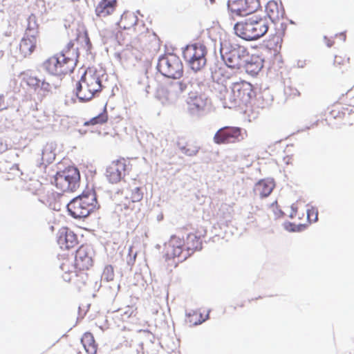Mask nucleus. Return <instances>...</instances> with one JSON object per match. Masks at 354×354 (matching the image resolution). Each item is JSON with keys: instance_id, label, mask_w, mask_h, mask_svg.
<instances>
[{"instance_id": "obj_39", "label": "nucleus", "mask_w": 354, "mask_h": 354, "mask_svg": "<svg viewBox=\"0 0 354 354\" xmlns=\"http://www.w3.org/2000/svg\"><path fill=\"white\" fill-rule=\"evenodd\" d=\"M121 18H122V19H123L124 18H129L132 21V22L131 24V25H132V26H136L138 21L137 16L134 13H125L124 12L122 15Z\"/></svg>"}, {"instance_id": "obj_31", "label": "nucleus", "mask_w": 354, "mask_h": 354, "mask_svg": "<svg viewBox=\"0 0 354 354\" xmlns=\"http://www.w3.org/2000/svg\"><path fill=\"white\" fill-rule=\"evenodd\" d=\"M185 244V241L183 239H180L176 235H172L170 238V240L167 245H165L166 250L170 248H180L183 247Z\"/></svg>"}, {"instance_id": "obj_24", "label": "nucleus", "mask_w": 354, "mask_h": 354, "mask_svg": "<svg viewBox=\"0 0 354 354\" xmlns=\"http://www.w3.org/2000/svg\"><path fill=\"white\" fill-rule=\"evenodd\" d=\"M82 344L86 352L88 354H95L97 352V345L92 333L86 332L81 338Z\"/></svg>"}, {"instance_id": "obj_1", "label": "nucleus", "mask_w": 354, "mask_h": 354, "mask_svg": "<svg viewBox=\"0 0 354 354\" xmlns=\"http://www.w3.org/2000/svg\"><path fill=\"white\" fill-rule=\"evenodd\" d=\"M268 21L266 17L252 16L244 21L235 24V34L245 41H254L265 35L268 30Z\"/></svg>"}, {"instance_id": "obj_11", "label": "nucleus", "mask_w": 354, "mask_h": 354, "mask_svg": "<svg viewBox=\"0 0 354 354\" xmlns=\"http://www.w3.org/2000/svg\"><path fill=\"white\" fill-rule=\"evenodd\" d=\"M245 133V131L240 127L226 126L216 132L213 140L217 145L234 143L243 140Z\"/></svg>"}, {"instance_id": "obj_18", "label": "nucleus", "mask_w": 354, "mask_h": 354, "mask_svg": "<svg viewBox=\"0 0 354 354\" xmlns=\"http://www.w3.org/2000/svg\"><path fill=\"white\" fill-rule=\"evenodd\" d=\"M27 85L35 91L44 95L51 91L52 85L44 79H39L35 76H29L26 78Z\"/></svg>"}, {"instance_id": "obj_42", "label": "nucleus", "mask_w": 354, "mask_h": 354, "mask_svg": "<svg viewBox=\"0 0 354 354\" xmlns=\"http://www.w3.org/2000/svg\"><path fill=\"white\" fill-rule=\"evenodd\" d=\"M136 354H140V352H142V353H144V347H143L142 342H140L138 344V348H136Z\"/></svg>"}, {"instance_id": "obj_7", "label": "nucleus", "mask_w": 354, "mask_h": 354, "mask_svg": "<svg viewBox=\"0 0 354 354\" xmlns=\"http://www.w3.org/2000/svg\"><path fill=\"white\" fill-rule=\"evenodd\" d=\"M189 84L187 79L171 80L158 90L157 97L163 104H174L187 91Z\"/></svg>"}, {"instance_id": "obj_23", "label": "nucleus", "mask_w": 354, "mask_h": 354, "mask_svg": "<svg viewBox=\"0 0 354 354\" xmlns=\"http://www.w3.org/2000/svg\"><path fill=\"white\" fill-rule=\"evenodd\" d=\"M266 11L268 17L274 24L277 23V21H279L280 18H282L284 15V11H279L278 4L274 1H269L267 3L266 6Z\"/></svg>"}, {"instance_id": "obj_48", "label": "nucleus", "mask_w": 354, "mask_h": 354, "mask_svg": "<svg viewBox=\"0 0 354 354\" xmlns=\"http://www.w3.org/2000/svg\"><path fill=\"white\" fill-rule=\"evenodd\" d=\"M208 318H209V313H207V315L205 316V318L204 319H205V321L206 319H207Z\"/></svg>"}, {"instance_id": "obj_15", "label": "nucleus", "mask_w": 354, "mask_h": 354, "mask_svg": "<svg viewBox=\"0 0 354 354\" xmlns=\"http://www.w3.org/2000/svg\"><path fill=\"white\" fill-rule=\"evenodd\" d=\"M93 250L88 245H82L75 252V265L80 270H88L93 266Z\"/></svg>"}, {"instance_id": "obj_29", "label": "nucleus", "mask_w": 354, "mask_h": 354, "mask_svg": "<svg viewBox=\"0 0 354 354\" xmlns=\"http://www.w3.org/2000/svg\"><path fill=\"white\" fill-rule=\"evenodd\" d=\"M209 78L214 82H222L223 69L218 68L216 64L210 66L209 68Z\"/></svg>"}, {"instance_id": "obj_26", "label": "nucleus", "mask_w": 354, "mask_h": 354, "mask_svg": "<svg viewBox=\"0 0 354 354\" xmlns=\"http://www.w3.org/2000/svg\"><path fill=\"white\" fill-rule=\"evenodd\" d=\"M185 315L186 322L189 324L190 326H197L205 322V319H202V314H198L195 310L187 311Z\"/></svg>"}, {"instance_id": "obj_33", "label": "nucleus", "mask_w": 354, "mask_h": 354, "mask_svg": "<svg viewBox=\"0 0 354 354\" xmlns=\"http://www.w3.org/2000/svg\"><path fill=\"white\" fill-rule=\"evenodd\" d=\"M180 151L188 156H194L197 154L198 152L200 147L197 146H188V147H180Z\"/></svg>"}, {"instance_id": "obj_12", "label": "nucleus", "mask_w": 354, "mask_h": 354, "mask_svg": "<svg viewBox=\"0 0 354 354\" xmlns=\"http://www.w3.org/2000/svg\"><path fill=\"white\" fill-rule=\"evenodd\" d=\"M128 169L127 160L121 158L113 161L106 167L105 176L110 183L115 184L122 179Z\"/></svg>"}, {"instance_id": "obj_16", "label": "nucleus", "mask_w": 354, "mask_h": 354, "mask_svg": "<svg viewBox=\"0 0 354 354\" xmlns=\"http://www.w3.org/2000/svg\"><path fill=\"white\" fill-rule=\"evenodd\" d=\"M57 243L61 248L70 249L77 244V237L71 229L64 227L58 232Z\"/></svg>"}, {"instance_id": "obj_46", "label": "nucleus", "mask_w": 354, "mask_h": 354, "mask_svg": "<svg viewBox=\"0 0 354 354\" xmlns=\"http://www.w3.org/2000/svg\"><path fill=\"white\" fill-rule=\"evenodd\" d=\"M281 28H283V30H284L286 28V26H286V24L285 23L281 22Z\"/></svg>"}, {"instance_id": "obj_19", "label": "nucleus", "mask_w": 354, "mask_h": 354, "mask_svg": "<svg viewBox=\"0 0 354 354\" xmlns=\"http://www.w3.org/2000/svg\"><path fill=\"white\" fill-rule=\"evenodd\" d=\"M192 253L187 250L183 249V247L167 249L165 254L166 261L173 259L176 265L178 263L185 261Z\"/></svg>"}, {"instance_id": "obj_8", "label": "nucleus", "mask_w": 354, "mask_h": 354, "mask_svg": "<svg viewBox=\"0 0 354 354\" xmlns=\"http://www.w3.org/2000/svg\"><path fill=\"white\" fill-rule=\"evenodd\" d=\"M206 46L201 43L188 44L183 48V57L194 72L200 71L207 64Z\"/></svg>"}, {"instance_id": "obj_40", "label": "nucleus", "mask_w": 354, "mask_h": 354, "mask_svg": "<svg viewBox=\"0 0 354 354\" xmlns=\"http://www.w3.org/2000/svg\"><path fill=\"white\" fill-rule=\"evenodd\" d=\"M84 39L86 46L87 48V50H89L91 48L92 44H91V42L90 41V39H89L88 35L86 32L84 33Z\"/></svg>"}, {"instance_id": "obj_4", "label": "nucleus", "mask_w": 354, "mask_h": 354, "mask_svg": "<svg viewBox=\"0 0 354 354\" xmlns=\"http://www.w3.org/2000/svg\"><path fill=\"white\" fill-rule=\"evenodd\" d=\"M102 89V80L95 73H87L82 75L76 83L75 95L81 102H86L100 93Z\"/></svg>"}, {"instance_id": "obj_37", "label": "nucleus", "mask_w": 354, "mask_h": 354, "mask_svg": "<svg viewBox=\"0 0 354 354\" xmlns=\"http://www.w3.org/2000/svg\"><path fill=\"white\" fill-rule=\"evenodd\" d=\"M137 257V252H134L132 247H130L129 249V254L127 257V265L131 268L135 261Z\"/></svg>"}, {"instance_id": "obj_51", "label": "nucleus", "mask_w": 354, "mask_h": 354, "mask_svg": "<svg viewBox=\"0 0 354 354\" xmlns=\"http://www.w3.org/2000/svg\"><path fill=\"white\" fill-rule=\"evenodd\" d=\"M295 92H296V93H295V95H296V94H297V95H299V92L298 91V90H295Z\"/></svg>"}, {"instance_id": "obj_50", "label": "nucleus", "mask_w": 354, "mask_h": 354, "mask_svg": "<svg viewBox=\"0 0 354 354\" xmlns=\"http://www.w3.org/2000/svg\"><path fill=\"white\" fill-rule=\"evenodd\" d=\"M327 46H328V47H330V46H332V43L328 42V43L327 44Z\"/></svg>"}, {"instance_id": "obj_34", "label": "nucleus", "mask_w": 354, "mask_h": 354, "mask_svg": "<svg viewBox=\"0 0 354 354\" xmlns=\"http://www.w3.org/2000/svg\"><path fill=\"white\" fill-rule=\"evenodd\" d=\"M284 228L289 232H301L304 230L305 225L303 224L296 225L291 222H286L284 223Z\"/></svg>"}, {"instance_id": "obj_21", "label": "nucleus", "mask_w": 354, "mask_h": 354, "mask_svg": "<svg viewBox=\"0 0 354 354\" xmlns=\"http://www.w3.org/2000/svg\"><path fill=\"white\" fill-rule=\"evenodd\" d=\"M116 0H101L95 8V14L99 17H105L111 14L115 8Z\"/></svg>"}, {"instance_id": "obj_5", "label": "nucleus", "mask_w": 354, "mask_h": 354, "mask_svg": "<svg viewBox=\"0 0 354 354\" xmlns=\"http://www.w3.org/2000/svg\"><path fill=\"white\" fill-rule=\"evenodd\" d=\"M220 53L222 60L230 68L241 69L249 53L246 48L230 41L221 42Z\"/></svg>"}, {"instance_id": "obj_2", "label": "nucleus", "mask_w": 354, "mask_h": 354, "mask_svg": "<svg viewBox=\"0 0 354 354\" xmlns=\"http://www.w3.org/2000/svg\"><path fill=\"white\" fill-rule=\"evenodd\" d=\"M230 88L231 91L224 96L223 106L225 108L247 106L256 95L252 85L245 81L234 82Z\"/></svg>"}, {"instance_id": "obj_9", "label": "nucleus", "mask_w": 354, "mask_h": 354, "mask_svg": "<svg viewBox=\"0 0 354 354\" xmlns=\"http://www.w3.org/2000/svg\"><path fill=\"white\" fill-rule=\"evenodd\" d=\"M157 69L163 76L178 80L183 75V65L180 58L174 54L164 55L159 57Z\"/></svg>"}, {"instance_id": "obj_22", "label": "nucleus", "mask_w": 354, "mask_h": 354, "mask_svg": "<svg viewBox=\"0 0 354 354\" xmlns=\"http://www.w3.org/2000/svg\"><path fill=\"white\" fill-rule=\"evenodd\" d=\"M26 35V37H24L19 44V50L24 56L31 54L36 46L35 35L34 34Z\"/></svg>"}, {"instance_id": "obj_53", "label": "nucleus", "mask_w": 354, "mask_h": 354, "mask_svg": "<svg viewBox=\"0 0 354 354\" xmlns=\"http://www.w3.org/2000/svg\"><path fill=\"white\" fill-rule=\"evenodd\" d=\"M64 266V264H62V265L61 266V267H60V268H61V269H62V270H64V268H63Z\"/></svg>"}, {"instance_id": "obj_30", "label": "nucleus", "mask_w": 354, "mask_h": 354, "mask_svg": "<svg viewBox=\"0 0 354 354\" xmlns=\"http://www.w3.org/2000/svg\"><path fill=\"white\" fill-rule=\"evenodd\" d=\"M38 24L36 21V16L30 15L28 19V26L26 35L34 34L35 36L37 33Z\"/></svg>"}, {"instance_id": "obj_45", "label": "nucleus", "mask_w": 354, "mask_h": 354, "mask_svg": "<svg viewBox=\"0 0 354 354\" xmlns=\"http://www.w3.org/2000/svg\"><path fill=\"white\" fill-rule=\"evenodd\" d=\"M290 207H291L292 212H293V214H296L297 212V207L296 206V205L293 203V204H292Z\"/></svg>"}, {"instance_id": "obj_44", "label": "nucleus", "mask_w": 354, "mask_h": 354, "mask_svg": "<svg viewBox=\"0 0 354 354\" xmlns=\"http://www.w3.org/2000/svg\"><path fill=\"white\" fill-rule=\"evenodd\" d=\"M306 65V61L305 60H299L297 62V66L299 68H304Z\"/></svg>"}, {"instance_id": "obj_43", "label": "nucleus", "mask_w": 354, "mask_h": 354, "mask_svg": "<svg viewBox=\"0 0 354 354\" xmlns=\"http://www.w3.org/2000/svg\"><path fill=\"white\" fill-rule=\"evenodd\" d=\"M71 274H72L71 272H69V273H66H66L62 276L63 279H64L65 281H66V282H69V281H71Z\"/></svg>"}, {"instance_id": "obj_49", "label": "nucleus", "mask_w": 354, "mask_h": 354, "mask_svg": "<svg viewBox=\"0 0 354 354\" xmlns=\"http://www.w3.org/2000/svg\"><path fill=\"white\" fill-rule=\"evenodd\" d=\"M341 35H342L344 37V40H345L346 39V35L344 33H341Z\"/></svg>"}, {"instance_id": "obj_41", "label": "nucleus", "mask_w": 354, "mask_h": 354, "mask_svg": "<svg viewBox=\"0 0 354 354\" xmlns=\"http://www.w3.org/2000/svg\"><path fill=\"white\" fill-rule=\"evenodd\" d=\"M7 145L2 140L0 139V153L6 151L7 150Z\"/></svg>"}, {"instance_id": "obj_36", "label": "nucleus", "mask_w": 354, "mask_h": 354, "mask_svg": "<svg viewBox=\"0 0 354 354\" xmlns=\"http://www.w3.org/2000/svg\"><path fill=\"white\" fill-rule=\"evenodd\" d=\"M143 198V192L141 189L138 187H135L131 192V201L133 203L140 201Z\"/></svg>"}, {"instance_id": "obj_54", "label": "nucleus", "mask_w": 354, "mask_h": 354, "mask_svg": "<svg viewBox=\"0 0 354 354\" xmlns=\"http://www.w3.org/2000/svg\"><path fill=\"white\" fill-rule=\"evenodd\" d=\"M69 56L73 57V54L72 53L69 54Z\"/></svg>"}, {"instance_id": "obj_20", "label": "nucleus", "mask_w": 354, "mask_h": 354, "mask_svg": "<svg viewBox=\"0 0 354 354\" xmlns=\"http://www.w3.org/2000/svg\"><path fill=\"white\" fill-rule=\"evenodd\" d=\"M274 184L272 180L261 179L254 185V192L261 198L268 197L272 192Z\"/></svg>"}, {"instance_id": "obj_10", "label": "nucleus", "mask_w": 354, "mask_h": 354, "mask_svg": "<svg viewBox=\"0 0 354 354\" xmlns=\"http://www.w3.org/2000/svg\"><path fill=\"white\" fill-rule=\"evenodd\" d=\"M80 174L78 169L69 167L56 173L54 183L63 192H74L80 186Z\"/></svg>"}, {"instance_id": "obj_25", "label": "nucleus", "mask_w": 354, "mask_h": 354, "mask_svg": "<svg viewBox=\"0 0 354 354\" xmlns=\"http://www.w3.org/2000/svg\"><path fill=\"white\" fill-rule=\"evenodd\" d=\"M187 250L192 254L194 251L202 249V241L199 236L190 234L187 237Z\"/></svg>"}, {"instance_id": "obj_52", "label": "nucleus", "mask_w": 354, "mask_h": 354, "mask_svg": "<svg viewBox=\"0 0 354 354\" xmlns=\"http://www.w3.org/2000/svg\"><path fill=\"white\" fill-rule=\"evenodd\" d=\"M209 1L211 2V3H214L215 2V0H209Z\"/></svg>"}, {"instance_id": "obj_14", "label": "nucleus", "mask_w": 354, "mask_h": 354, "mask_svg": "<svg viewBox=\"0 0 354 354\" xmlns=\"http://www.w3.org/2000/svg\"><path fill=\"white\" fill-rule=\"evenodd\" d=\"M228 8L239 15H248L257 10L259 7L258 0H234L228 1Z\"/></svg>"}, {"instance_id": "obj_28", "label": "nucleus", "mask_w": 354, "mask_h": 354, "mask_svg": "<svg viewBox=\"0 0 354 354\" xmlns=\"http://www.w3.org/2000/svg\"><path fill=\"white\" fill-rule=\"evenodd\" d=\"M107 120L108 115L105 106L104 109V111L102 113H100L97 115L93 117L90 120L85 122L84 126L95 125L98 124H102L105 123L107 121Z\"/></svg>"}, {"instance_id": "obj_13", "label": "nucleus", "mask_w": 354, "mask_h": 354, "mask_svg": "<svg viewBox=\"0 0 354 354\" xmlns=\"http://www.w3.org/2000/svg\"><path fill=\"white\" fill-rule=\"evenodd\" d=\"M207 100L208 98L205 94L192 91L189 92L186 101L190 113L194 116L199 117L205 110Z\"/></svg>"}, {"instance_id": "obj_32", "label": "nucleus", "mask_w": 354, "mask_h": 354, "mask_svg": "<svg viewBox=\"0 0 354 354\" xmlns=\"http://www.w3.org/2000/svg\"><path fill=\"white\" fill-rule=\"evenodd\" d=\"M114 277V272L113 268L111 265L106 266L102 272V279L106 280V281H110L113 279Z\"/></svg>"}, {"instance_id": "obj_38", "label": "nucleus", "mask_w": 354, "mask_h": 354, "mask_svg": "<svg viewBox=\"0 0 354 354\" xmlns=\"http://www.w3.org/2000/svg\"><path fill=\"white\" fill-rule=\"evenodd\" d=\"M315 215V218L313 220L314 222H316L318 219V211L317 208L314 207H311L307 209V218L310 221V217Z\"/></svg>"}, {"instance_id": "obj_27", "label": "nucleus", "mask_w": 354, "mask_h": 354, "mask_svg": "<svg viewBox=\"0 0 354 354\" xmlns=\"http://www.w3.org/2000/svg\"><path fill=\"white\" fill-rule=\"evenodd\" d=\"M42 160L47 163H51L55 158L53 144H47L42 150Z\"/></svg>"}, {"instance_id": "obj_17", "label": "nucleus", "mask_w": 354, "mask_h": 354, "mask_svg": "<svg viewBox=\"0 0 354 354\" xmlns=\"http://www.w3.org/2000/svg\"><path fill=\"white\" fill-rule=\"evenodd\" d=\"M263 59L258 55H248L241 66V69L251 76H256L263 66Z\"/></svg>"}, {"instance_id": "obj_47", "label": "nucleus", "mask_w": 354, "mask_h": 354, "mask_svg": "<svg viewBox=\"0 0 354 354\" xmlns=\"http://www.w3.org/2000/svg\"><path fill=\"white\" fill-rule=\"evenodd\" d=\"M295 215H296V214H293V212H291V214H290V217L291 218H294V216H295Z\"/></svg>"}, {"instance_id": "obj_6", "label": "nucleus", "mask_w": 354, "mask_h": 354, "mask_svg": "<svg viewBox=\"0 0 354 354\" xmlns=\"http://www.w3.org/2000/svg\"><path fill=\"white\" fill-rule=\"evenodd\" d=\"M75 67V57H68L66 54L55 55L46 59L42 64L43 69L48 74L54 76H62L72 73Z\"/></svg>"}, {"instance_id": "obj_3", "label": "nucleus", "mask_w": 354, "mask_h": 354, "mask_svg": "<svg viewBox=\"0 0 354 354\" xmlns=\"http://www.w3.org/2000/svg\"><path fill=\"white\" fill-rule=\"evenodd\" d=\"M69 215L76 219L86 218L96 208L99 207L94 190L83 192L73 198L67 204Z\"/></svg>"}, {"instance_id": "obj_35", "label": "nucleus", "mask_w": 354, "mask_h": 354, "mask_svg": "<svg viewBox=\"0 0 354 354\" xmlns=\"http://www.w3.org/2000/svg\"><path fill=\"white\" fill-rule=\"evenodd\" d=\"M74 43L73 41H70L66 46V48L64 49H63L62 50V52L60 53V56L62 57V55H68L69 56V54L72 53H74V56L75 57V63L77 62V49L74 48Z\"/></svg>"}]
</instances>
